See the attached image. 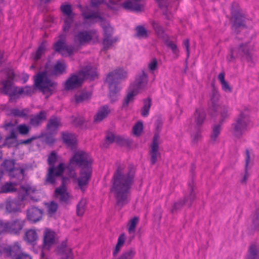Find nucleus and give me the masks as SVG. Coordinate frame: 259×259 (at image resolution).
<instances>
[{"label": "nucleus", "instance_id": "obj_36", "mask_svg": "<svg viewBox=\"0 0 259 259\" xmlns=\"http://www.w3.org/2000/svg\"><path fill=\"white\" fill-rule=\"evenodd\" d=\"M232 19L234 22L235 26H241L242 25V21L244 20V16L240 11L235 13L232 10Z\"/></svg>", "mask_w": 259, "mask_h": 259}, {"label": "nucleus", "instance_id": "obj_14", "mask_svg": "<svg viewBox=\"0 0 259 259\" xmlns=\"http://www.w3.org/2000/svg\"><path fill=\"white\" fill-rule=\"evenodd\" d=\"M74 40L76 45H83L90 41L95 42L98 40V35L96 31L79 32L74 35Z\"/></svg>", "mask_w": 259, "mask_h": 259}, {"label": "nucleus", "instance_id": "obj_12", "mask_svg": "<svg viewBox=\"0 0 259 259\" xmlns=\"http://www.w3.org/2000/svg\"><path fill=\"white\" fill-rule=\"evenodd\" d=\"M55 242V233L53 230L45 228L43 234L42 250L41 252L40 259H49L44 251L49 250Z\"/></svg>", "mask_w": 259, "mask_h": 259}, {"label": "nucleus", "instance_id": "obj_30", "mask_svg": "<svg viewBox=\"0 0 259 259\" xmlns=\"http://www.w3.org/2000/svg\"><path fill=\"white\" fill-rule=\"evenodd\" d=\"M62 139L64 142L69 147L74 146L76 142L75 135L68 133H63Z\"/></svg>", "mask_w": 259, "mask_h": 259}, {"label": "nucleus", "instance_id": "obj_47", "mask_svg": "<svg viewBox=\"0 0 259 259\" xmlns=\"http://www.w3.org/2000/svg\"><path fill=\"white\" fill-rule=\"evenodd\" d=\"M57 203L54 202H51V203H48L47 204V211H48V213L50 214V215H51L53 213H54L57 209Z\"/></svg>", "mask_w": 259, "mask_h": 259}, {"label": "nucleus", "instance_id": "obj_23", "mask_svg": "<svg viewBox=\"0 0 259 259\" xmlns=\"http://www.w3.org/2000/svg\"><path fill=\"white\" fill-rule=\"evenodd\" d=\"M42 211L36 207H31L27 211V217L30 221L35 223L39 221L42 217Z\"/></svg>", "mask_w": 259, "mask_h": 259}, {"label": "nucleus", "instance_id": "obj_49", "mask_svg": "<svg viewBox=\"0 0 259 259\" xmlns=\"http://www.w3.org/2000/svg\"><path fill=\"white\" fill-rule=\"evenodd\" d=\"M45 51V48L43 46H40L37 51L35 52L34 56L33 59L35 60H37L39 59L41 56V55L44 53Z\"/></svg>", "mask_w": 259, "mask_h": 259}, {"label": "nucleus", "instance_id": "obj_26", "mask_svg": "<svg viewBox=\"0 0 259 259\" xmlns=\"http://www.w3.org/2000/svg\"><path fill=\"white\" fill-rule=\"evenodd\" d=\"M57 253L60 256L61 259H73L71 250L66 245H63L58 249Z\"/></svg>", "mask_w": 259, "mask_h": 259}, {"label": "nucleus", "instance_id": "obj_45", "mask_svg": "<svg viewBox=\"0 0 259 259\" xmlns=\"http://www.w3.org/2000/svg\"><path fill=\"white\" fill-rule=\"evenodd\" d=\"M143 130V123L142 122L139 121L133 127V134L135 136H139L142 133Z\"/></svg>", "mask_w": 259, "mask_h": 259}, {"label": "nucleus", "instance_id": "obj_22", "mask_svg": "<svg viewBox=\"0 0 259 259\" xmlns=\"http://www.w3.org/2000/svg\"><path fill=\"white\" fill-rule=\"evenodd\" d=\"M104 31V37L103 39V46L105 49L109 48L113 42L117 41L116 38H112L111 35L112 32V28L110 26H102Z\"/></svg>", "mask_w": 259, "mask_h": 259}, {"label": "nucleus", "instance_id": "obj_64", "mask_svg": "<svg viewBox=\"0 0 259 259\" xmlns=\"http://www.w3.org/2000/svg\"><path fill=\"white\" fill-rule=\"evenodd\" d=\"M15 124L12 123L11 122H8L5 123V127L6 130H8L9 127L14 126Z\"/></svg>", "mask_w": 259, "mask_h": 259}, {"label": "nucleus", "instance_id": "obj_4", "mask_svg": "<svg viewBox=\"0 0 259 259\" xmlns=\"http://www.w3.org/2000/svg\"><path fill=\"white\" fill-rule=\"evenodd\" d=\"M127 72L122 69H119L110 72L106 78L109 88V98L111 103L118 100L119 97L120 87L117 82L121 79L126 77Z\"/></svg>", "mask_w": 259, "mask_h": 259}, {"label": "nucleus", "instance_id": "obj_25", "mask_svg": "<svg viewBox=\"0 0 259 259\" xmlns=\"http://www.w3.org/2000/svg\"><path fill=\"white\" fill-rule=\"evenodd\" d=\"M24 238L27 242L34 244L38 240V236L35 230L29 229L26 231Z\"/></svg>", "mask_w": 259, "mask_h": 259}, {"label": "nucleus", "instance_id": "obj_57", "mask_svg": "<svg viewBox=\"0 0 259 259\" xmlns=\"http://www.w3.org/2000/svg\"><path fill=\"white\" fill-rule=\"evenodd\" d=\"M16 259H32L31 257L26 253H21L16 257Z\"/></svg>", "mask_w": 259, "mask_h": 259}, {"label": "nucleus", "instance_id": "obj_48", "mask_svg": "<svg viewBox=\"0 0 259 259\" xmlns=\"http://www.w3.org/2000/svg\"><path fill=\"white\" fill-rule=\"evenodd\" d=\"M221 131V126L220 125H216L213 127L212 130V133L211 134V139L212 140H215L218 137Z\"/></svg>", "mask_w": 259, "mask_h": 259}, {"label": "nucleus", "instance_id": "obj_2", "mask_svg": "<svg viewBox=\"0 0 259 259\" xmlns=\"http://www.w3.org/2000/svg\"><path fill=\"white\" fill-rule=\"evenodd\" d=\"M134 178V171L124 166L118 167L113 177L112 191L120 206L126 204L129 201L130 189Z\"/></svg>", "mask_w": 259, "mask_h": 259}, {"label": "nucleus", "instance_id": "obj_11", "mask_svg": "<svg viewBox=\"0 0 259 259\" xmlns=\"http://www.w3.org/2000/svg\"><path fill=\"white\" fill-rule=\"evenodd\" d=\"M152 25L159 38L162 39L167 47L170 49L172 53L178 56L179 50L177 46L174 41L169 39L168 35L164 32L163 28L156 22H153Z\"/></svg>", "mask_w": 259, "mask_h": 259}, {"label": "nucleus", "instance_id": "obj_19", "mask_svg": "<svg viewBox=\"0 0 259 259\" xmlns=\"http://www.w3.org/2000/svg\"><path fill=\"white\" fill-rule=\"evenodd\" d=\"M160 143V137L158 134L156 133L154 135L152 144L151 146L150 154L151 156V161L152 163L155 164L158 158L160 157V154L158 151L159 145Z\"/></svg>", "mask_w": 259, "mask_h": 259}, {"label": "nucleus", "instance_id": "obj_51", "mask_svg": "<svg viewBox=\"0 0 259 259\" xmlns=\"http://www.w3.org/2000/svg\"><path fill=\"white\" fill-rule=\"evenodd\" d=\"M118 138L115 137L112 133H109L106 136V141L109 143H111L114 141H118Z\"/></svg>", "mask_w": 259, "mask_h": 259}, {"label": "nucleus", "instance_id": "obj_40", "mask_svg": "<svg viewBox=\"0 0 259 259\" xmlns=\"http://www.w3.org/2000/svg\"><path fill=\"white\" fill-rule=\"evenodd\" d=\"M60 124V121L57 118L51 119L48 124V128L50 132L55 131Z\"/></svg>", "mask_w": 259, "mask_h": 259}, {"label": "nucleus", "instance_id": "obj_50", "mask_svg": "<svg viewBox=\"0 0 259 259\" xmlns=\"http://www.w3.org/2000/svg\"><path fill=\"white\" fill-rule=\"evenodd\" d=\"M158 4L159 8L163 10V12L166 14L165 9L167 7V0H155Z\"/></svg>", "mask_w": 259, "mask_h": 259}, {"label": "nucleus", "instance_id": "obj_31", "mask_svg": "<svg viewBox=\"0 0 259 259\" xmlns=\"http://www.w3.org/2000/svg\"><path fill=\"white\" fill-rule=\"evenodd\" d=\"M46 115L44 111H41L38 114L30 119V123L34 126H37L46 119Z\"/></svg>", "mask_w": 259, "mask_h": 259}, {"label": "nucleus", "instance_id": "obj_29", "mask_svg": "<svg viewBox=\"0 0 259 259\" xmlns=\"http://www.w3.org/2000/svg\"><path fill=\"white\" fill-rule=\"evenodd\" d=\"M247 259H259V245L253 244L250 245Z\"/></svg>", "mask_w": 259, "mask_h": 259}, {"label": "nucleus", "instance_id": "obj_42", "mask_svg": "<svg viewBox=\"0 0 259 259\" xmlns=\"http://www.w3.org/2000/svg\"><path fill=\"white\" fill-rule=\"evenodd\" d=\"M16 129L20 134L26 135L29 133L30 127L25 124H21L17 126Z\"/></svg>", "mask_w": 259, "mask_h": 259}, {"label": "nucleus", "instance_id": "obj_54", "mask_svg": "<svg viewBox=\"0 0 259 259\" xmlns=\"http://www.w3.org/2000/svg\"><path fill=\"white\" fill-rule=\"evenodd\" d=\"M157 67V61L156 60H153L148 64V69L150 71L154 70Z\"/></svg>", "mask_w": 259, "mask_h": 259}, {"label": "nucleus", "instance_id": "obj_55", "mask_svg": "<svg viewBox=\"0 0 259 259\" xmlns=\"http://www.w3.org/2000/svg\"><path fill=\"white\" fill-rule=\"evenodd\" d=\"M222 86V89L224 91L227 92H231V89L228 83L226 81H224L222 83H221Z\"/></svg>", "mask_w": 259, "mask_h": 259}, {"label": "nucleus", "instance_id": "obj_5", "mask_svg": "<svg viewBox=\"0 0 259 259\" xmlns=\"http://www.w3.org/2000/svg\"><path fill=\"white\" fill-rule=\"evenodd\" d=\"M97 76L95 68L88 66L83 69L77 75H73L69 78L65 83L66 90H72L79 87L84 79H94Z\"/></svg>", "mask_w": 259, "mask_h": 259}, {"label": "nucleus", "instance_id": "obj_9", "mask_svg": "<svg viewBox=\"0 0 259 259\" xmlns=\"http://www.w3.org/2000/svg\"><path fill=\"white\" fill-rule=\"evenodd\" d=\"M253 48L248 43L242 44L238 48L232 50L227 56V60L229 62L233 61L235 59L234 55L237 57H241L242 60L248 62L253 61V58L251 54Z\"/></svg>", "mask_w": 259, "mask_h": 259}, {"label": "nucleus", "instance_id": "obj_17", "mask_svg": "<svg viewBox=\"0 0 259 259\" xmlns=\"http://www.w3.org/2000/svg\"><path fill=\"white\" fill-rule=\"evenodd\" d=\"M60 39L54 45L56 52L60 53L63 56H70L75 51V49L65 44V36L61 35Z\"/></svg>", "mask_w": 259, "mask_h": 259}, {"label": "nucleus", "instance_id": "obj_37", "mask_svg": "<svg viewBox=\"0 0 259 259\" xmlns=\"http://www.w3.org/2000/svg\"><path fill=\"white\" fill-rule=\"evenodd\" d=\"M219 100V96L217 93H214L212 97L211 98V105L209 107L210 111L216 112L219 109V105L217 104V102Z\"/></svg>", "mask_w": 259, "mask_h": 259}, {"label": "nucleus", "instance_id": "obj_13", "mask_svg": "<svg viewBox=\"0 0 259 259\" xmlns=\"http://www.w3.org/2000/svg\"><path fill=\"white\" fill-rule=\"evenodd\" d=\"M250 122L248 115L244 113H241L236 119L234 125V134L236 136L242 135L248 128Z\"/></svg>", "mask_w": 259, "mask_h": 259}, {"label": "nucleus", "instance_id": "obj_56", "mask_svg": "<svg viewBox=\"0 0 259 259\" xmlns=\"http://www.w3.org/2000/svg\"><path fill=\"white\" fill-rule=\"evenodd\" d=\"M228 111H229L228 109L227 108H224L222 109L221 110V116L223 118H225L228 117L229 115Z\"/></svg>", "mask_w": 259, "mask_h": 259}, {"label": "nucleus", "instance_id": "obj_53", "mask_svg": "<svg viewBox=\"0 0 259 259\" xmlns=\"http://www.w3.org/2000/svg\"><path fill=\"white\" fill-rule=\"evenodd\" d=\"M192 140L193 142H196L201 139V134L200 131H197L195 133L191 135Z\"/></svg>", "mask_w": 259, "mask_h": 259}, {"label": "nucleus", "instance_id": "obj_16", "mask_svg": "<svg viewBox=\"0 0 259 259\" xmlns=\"http://www.w3.org/2000/svg\"><path fill=\"white\" fill-rule=\"evenodd\" d=\"M37 192L38 191L35 186L26 184L21 186L19 191L18 198L21 201L27 199L35 200V195Z\"/></svg>", "mask_w": 259, "mask_h": 259}, {"label": "nucleus", "instance_id": "obj_3", "mask_svg": "<svg viewBox=\"0 0 259 259\" xmlns=\"http://www.w3.org/2000/svg\"><path fill=\"white\" fill-rule=\"evenodd\" d=\"M66 65L62 60L58 61L53 66L51 72L47 69L45 71L38 73L34 78V85L47 97L50 96L56 89V83L50 80L48 74L60 75L65 72Z\"/></svg>", "mask_w": 259, "mask_h": 259}, {"label": "nucleus", "instance_id": "obj_34", "mask_svg": "<svg viewBox=\"0 0 259 259\" xmlns=\"http://www.w3.org/2000/svg\"><path fill=\"white\" fill-rule=\"evenodd\" d=\"M5 207L9 212L16 211L19 209V205L15 201L9 199L6 202Z\"/></svg>", "mask_w": 259, "mask_h": 259}, {"label": "nucleus", "instance_id": "obj_44", "mask_svg": "<svg viewBox=\"0 0 259 259\" xmlns=\"http://www.w3.org/2000/svg\"><path fill=\"white\" fill-rule=\"evenodd\" d=\"M136 254V251L131 249L124 252L118 259H133Z\"/></svg>", "mask_w": 259, "mask_h": 259}, {"label": "nucleus", "instance_id": "obj_38", "mask_svg": "<svg viewBox=\"0 0 259 259\" xmlns=\"http://www.w3.org/2000/svg\"><path fill=\"white\" fill-rule=\"evenodd\" d=\"M139 221L137 217H135L129 221L128 224V231L130 234H134L136 227Z\"/></svg>", "mask_w": 259, "mask_h": 259}, {"label": "nucleus", "instance_id": "obj_58", "mask_svg": "<svg viewBox=\"0 0 259 259\" xmlns=\"http://www.w3.org/2000/svg\"><path fill=\"white\" fill-rule=\"evenodd\" d=\"M253 224L256 227L259 226V214H254L253 217Z\"/></svg>", "mask_w": 259, "mask_h": 259}, {"label": "nucleus", "instance_id": "obj_15", "mask_svg": "<svg viewBox=\"0 0 259 259\" xmlns=\"http://www.w3.org/2000/svg\"><path fill=\"white\" fill-rule=\"evenodd\" d=\"M61 10L63 13L62 19L64 21L63 29L64 32H66L73 23L74 14L72 13L71 6L69 5H62Z\"/></svg>", "mask_w": 259, "mask_h": 259}, {"label": "nucleus", "instance_id": "obj_32", "mask_svg": "<svg viewBox=\"0 0 259 259\" xmlns=\"http://www.w3.org/2000/svg\"><path fill=\"white\" fill-rule=\"evenodd\" d=\"M91 96L90 92H80L77 93L75 96V102L80 103L88 100Z\"/></svg>", "mask_w": 259, "mask_h": 259}, {"label": "nucleus", "instance_id": "obj_33", "mask_svg": "<svg viewBox=\"0 0 259 259\" xmlns=\"http://www.w3.org/2000/svg\"><path fill=\"white\" fill-rule=\"evenodd\" d=\"M17 184L15 183H7L0 188L1 193H8L15 191L17 189Z\"/></svg>", "mask_w": 259, "mask_h": 259}, {"label": "nucleus", "instance_id": "obj_7", "mask_svg": "<svg viewBox=\"0 0 259 259\" xmlns=\"http://www.w3.org/2000/svg\"><path fill=\"white\" fill-rule=\"evenodd\" d=\"M148 82V77L143 71L136 78L134 82L132 83L128 89L127 96L123 103V107H126L128 104L133 102L135 97L146 86Z\"/></svg>", "mask_w": 259, "mask_h": 259}, {"label": "nucleus", "instance_id": "obj_28", "mask_svg": "<svg viewBox=\"0 0 259 259\" xmlns=\"http://www.w3.org/2000/svg\"><path fill=\"white\" fill-rule=\"evenodd\" d=\"M28 113V110L26 109H20L14 108L10 110L7 114L10 116L26 118Z\"/></svg>", "mask_w": 259, "mask_h": 259}, {"label": "nucleus", "instance_id": "obj_52", "mask_svg": "<svg viewBox=\"0 0 259 259\" xmlns=\"http://www.w3.org/2000/svg\"><path fill=\"white\" fill-rule=\"evenodd\" d=\"M8 232V223L0 222V234Z\"/></svg>", "mask_w": 259, "mask_h": 259}, {"label": "nucleus", "instance_id": "obj_10", "mask_svg": "<svg viewBox=\"0 0 259 259\" xmlns=\"http://www.w3.org/2000/svg\"><path fill=\"white\" fill-rule=\"evenodd\" d=\"M1 167L3 171L8 173L11 178L16 177L20 181L22 180L24 178L23 169L16 167L14 160H5L1 164Z\"/></svg>", "mask_w": 259, "mask_h": 259}, {"label": "nucleus", "instance_id": "obj_39", "mask_svg": "<svg viewBox=\"0 0 259 259\" xmlns=\"http://www.w3.org/2000/svg\"><path fill=\"white\" fill-rule=\"evenodd\" d=\"M126 239V236L125 234H121L118 238V241L117 244L115 246V248L113 251V254L114 255H116L119 250H120L121 247L123 246L125 241Z\"/></svg>", "mask_w": 259, "mask_h": 259}, {"label": "nucleus", "instance_id": "obj_21", "mask_svg": "<svg viewBox=\"0 0 259 259\" xmlns=\"http://www.w3.org/2000/svg\"><path fill=\"white\" fill-rule=\"evenodd\" d=\"M82 15L85 22H98L102 21V17L98 13H94L91 11L89 7L81 9Z\"/></svg>", "mask_w": 259, "mask_h": 259}, {"label": "nucleus", "instance_id": "obj_18", "mask_svg": "<svg viewBox=\"0 0 259 259\" xmlns=\"http://www.w3.org/2000/svg\"><path fill=\"white\" fill-rule=\"evenodd\" d=\"M66 179L63 178L62 179V184L60 187L56 189L55 191V196L59 199L61 201L68 202L72 198V196L68 193L67 190L65 183Z\"/></svg>", "mask_w": 259, "mask_h": 259}, {"label": "nucleus", "instance_id": "obj_43", "mask_svg": "<svg viewBox=\"0 0 259 259\" xmlns=\"http://www.w3.org/2000/svg\"><path fill=\"white\" fill-rule=\"evenodd\" d=\"M151 107V101L147 99L144 101V105L142 109L141 113L142 116L146 117L149 114V109Z\"/></svg>", "mask_w": 259, "mask_h": 259}, {"label": "nucleus", "instance_id": "obj_27", "mask_svg": "<svg viewBox=\"0 0 259 259\" xmlns=\"http://www.w3.org/2000/svg\"><path fill=\"white\" fill-rule=\"evenodd\" d=\"M110 112V110L108 106H104L102 107L95 116V121L97 122L101 121L103 119L107 117Z\"/></svg>", "mask_w": 259, "mask_h": 259}, {"label": "nucleus", "instance_id": "obj_41", "mask_svg": "<svg viewBox=\"0 0 259 259\" xmlns=\"http://www.w3.org/2000/svg\"><path fill=\"white\" fill-rule=\"evenodd\" d=\"M87 200L84 199L80 200L77 206V214L78 216H82L85 211V207Z\"/></svg>", "mask_w": 259, "mask_h": 259}, {"label": "nucleus", "instance_id": "obj_35", "mask_svg": "<svg viewBox=\"0 0 259 259\" xmlns=\"http://www.w3.org/2000/svg\"><path fill=\"white\" fill-rule=\"evenodd\" d=\"M205 114L203 109L199 108L196 110L194 117L197 124H202L205 119Z\"/></svg>", "mask_w": 259, "mask_h": 259}, {"label": "nucleus", "instance_id": "obj_6", "mask_svg": "<svg viewBox=\"0 0 259 259\" xmlns=\"http://www.w3.org/2000/svg\"><path fill=\"white\" fill-rule=\"evenodd\" d=\"M14 78L13 72L10 71L8 75V79L0 82V92L9 95L11 99L13 96L20 95H30L32 89L29 87L17 88L12 83L11 80Z\"/></svg>", "mask_w": 259, "mask_h": 259}, {"label": "nucleus", "instance_id": "obj_24", "mask_svg": "<svg viewBox=\"0 0 259 259\" xmlns=\"http://www.w3.org/2000/svg\"><path fill=\"white\" fill-rule=\"evenodd\" d=\"M24 221L20 220H16L10 223H8V232L12 234H17L22 229Z\"/></svg>", "mask_w": 259, "mask_h": 259}, {"label": "nucleus", "instance_id": "obj_1", "mask_svg": "<svg viewBox=\"0 0 259 259\" xmlns=\"http://www.w3.org/2000/svg\"><path fill=\"white\" fill-rule=\"evenodd\" d=\"M92 159L91 156L82 151L76 152L70 159L69 163L66 168L69 178H75V167H81L79 176L75 179L79 188L82 192H84L87 188L89 181L92 176Z\"/></svg>", "mask_w": 259, "mask_h": 259}, {"label": "nucleus", "instance_id": "obj_63", "mask_svg": "<svg viewBox=\"0 0 259 259\" xmlns=\"http://www.w3.org/2000/svg\"><path fill=\"white\" fill-rule=\"evenodd\" d=\"M103 1L104 0H91V3L93 6H95L103 3Z\"/></svg>", "mask_w": 259, "mask_h": 259}, {"label": "nucleus", "instance_id": "obj_46", "mask_svg": "<svg viewBox=\"0 0 259 259\" xmlns=\"http://www.w3.org/2000/svg\"><path fill=\"white\" fill-rule=\"evenodd\" d=\"M137 35L140 38L146 37L147 36V32L143 26H138L136 28Z\"/></svg>", "mask_w": 259, "mask_h": 259}, {"label": "nucleus", "instance_id": "obj_59", "mask_svg": "<svg viewBox=\"0 0 259 259\" xmlns=\"http://www.w3.org/2000/svg\"><path fill=\"white\" fill-rule=\"evenodd\" d=\"M110 3L108 6L111 9H116L118 7V4L113 0H111Z\"/></svg>", "mask_w": 259, "mask_h": 259}, {"label": "nucleus", "instance_id": "obj_62", "mask_svg": "<svg viewBox=\"0 0 259 259\" xmlns=\"http://www.w3.org/2000/svg\"><path fill=\"white\" fill-rule=\"evenodd\" d=\"M218 79L220 81L221 83L225 81L224 72H221L219 74Z\"/></svg>", "mask_w": 259, "mask_h": 259}, {"label": "nucleus", "instance_id": "obj_8", "mask_svg": "<svg viewBox=\"0 0 259 259\" xmlns=\"http://www.w3.org/2000/svg\"><path fill=\"white\" fill-rule=\"evenodd\" d=\"M57 159V156L54 152H52L48 157V161L50 167L46 180L50 184H54L56 178L60 176L65 170V165L63 163H60L57 167L54 166Z\"/></svg>", "mask_w": 259, "mask_h": 259}, {"label": "nucleus", "instance_id": "obj_61", "mask_svg": "<svg viewBox=\"0 0 259 259\" xmlns=\"http://www.w3.org/2000/svg\"><path fill=\"white\" fill-rule=\"evenodd\" d=\"M37 137H35V136L32 137H31L30 139H27L26 140H24V141H22L21 143L24 144H29V143H31L33 140L37 139Z\"/></svg>", "mask_w": 259, "mask_h": 259}, {"label": "nucleus", "instance_id": "obj_20", "mask_svg": "<svg viewBox=\"0 0 259 259\" xmlns=\"http://www.w3.org/2000/svg\"><path fill=\"white\" fill-rule=\"evenodd\" d=\"M0 253L6 256H11L16 257L21 252L20 246L18 242L15 243L12 246L6 247L5 245H0Z\"/></svg>", "mask_w": 259, "mask_h": 259}, {"label": "nucleus", "instance_id": "obj_60", "mask_svg": "<svg viewBox=\"0 0 259 259\" xmlns=\"http://www.w3.org/2000/svg\"><path fill=\"white\" fill-rule=\"evenodd\" d=\"M183 44L184 46L186 47L187 53V57L189 55V42L188 39H186L184 41Z\"/></svg>", "mask_w": 259, "mask_h": 259}]
</instances>
